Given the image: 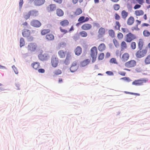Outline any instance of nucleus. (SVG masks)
Here are the masks:
<instances>
[{"label":"nucleus","mask_w":150,"mask_h":150,"mask_svg":"<svg viewBox=\"0 0 150 150\" xmlns=\"http://www.w3.org/2000/svg\"><path fill=\"white\" fill-rule=\"evenodd\" d=\"M148 79L146 78H141L139 79L135 80L132 84L133 85L136 86H142L147 82Z\"/></svg>","instance_id":"obj_1"},{"label":"nucleus","mask_w":150,"mask_h":150,"mask_svg":"<svg viewBox=\"0 0 150 150\" xmlns=\"http://www.w3.org/2000/svg\"><path fill=\"white\" fill-rule=\"evenodd\" d=\"M91 56L92 58V62H94L96 60L97 54V50L96 46L92 47L91 49Z\"/></svg>","instance_id":"obj_2"},{"label":"nucleus","mask_w":150,"mask_h":150,"mask_svg":"<svg viewBox=\"0 0 150 150\" xmlns=\"http://www.w3.org/2000/svg\"><path fill=\"white\" fill-rule=\"evenodd\" d=\"M147 52V49L146 48L143 50L139 49L137 51L135 55L138 58H141L144 56Z\"/></svg>","instance_id":"obj_3"},{"label":"nucleus","mask_w":150,"mask_h":150,"mask_svg":"<svg viewBox=\"0 0 150 150\" xmlns=\"http://www.w3.org/2000/svg\"><path fill=\"white\" fill-rule=\"evenodd\" d=\"M59 59L57 56L53 55L51 58V64L52 66L54 67H56L59 64Z\"/></svg>","instance_id":"obj_4"},{"label":"nucleus","mask_w":150,"mask_h":150,"mask_svg":"<svg viewBox=\"0 0 150 150\" xmlns=\"http://www.w3.org/2000/svg\"><path fill=\"white\" fill-rule=\"evenodd\" d=\"M136 65V61L134 60H131L125 63L124 65L127 68H132L135 66Z\"/></svg>","instance_id":"obj_5"},{"label":"nucleus","mask_w":150,"mask_h":150,"mask_svg":"<svg viewBox=\"0 0 150 150\" xmlns=\"http://www.w3.org/2000/svg\"><path fill=\"white\" fill-rule=\"evenodd\" d=\"M125 38V41L127 42H130L136 38L135 35L131 33H129L127 34L126 35Z\"/></svg>","instance_id":"obj_6"},{"label":"nucleus","mask_w":150,"mask_h":150,"mask_svg":"<svg viewBox=\"0 0 150 150\" xmlns=\"http://www.w3.org/2000/svg\"><path fill=\"white\" fill-rule=\"evenodd\" d=\"M105 29L103 27L100 28L98 31V38L103 37L105 34Z\"/></svg>","instance_id":"obj_7"},{"label":"nucleus","mask_w":150,"mask_h":150,"mask_svg":"<svg viewBox=\"0 0 150 150\" xmlns=\"http://www.w3.org/2000/svg\"><path fill=\"white\" fill-rule=\"evenodd\" d=\"M30 24L31 25L36 28L39 27L41 25V23L39 21L35 20L32 21Z\"/></svg>","instance_id":"obj_8"},{"label":"nucleus","mask_w":150,"mask_h":150,"mask_svg":"<svg viewBox=\"0 0 150 150\" xmlns=\"http://www.w3.org/2000/svg\"><path fill=\"white\" fill-rule=\"evenodd\" d=\"M78 65L77 62H74L72 63L71 66L70 68V70L72 72H74L76 71L78 68Z\"/></svg>","instance_id":"obj_9"},{"label":"nucleus","mask_w":150,"mask_h":150,"mask_svg":"<svg viewBox=\"0 0 150 150\" xmlns=\"http://www.w3.org/2000/svg\"><path fill=\"white\" fill-rule=\"evenodd\" d=\"M38 57L40 60L44 61L47 60L48 58L49 55L47 53H41L39 55Z\"/></svg>","instance_id":"obj_10"},{"label":"nucleus","mask_w":150,"mask_h":150,"mask_svg":"<svg viewBox=\"0 0 150 150\" xmlns=\"http://www.w3.org/2000/svg\"><path fill=\"white\" fill-rule=\"evenodd\" d=\"M27 49L28 50L31 52L34 51L36 49V46L34 43H30L28 46Z\"/></svg>","instance_id":"obj_11"},{"label":"nucleus","mask_w":150,"mask_h":150,"mask_svg":"<svg viewBox=\"0 0 150 150\" xmlns=\"http://www.w3.org/2000/svg\"><path fill=\"white\" fill-rule=\"evenodd\" d=\"M71 53L69 52H67L66 57L64 61V63L66 64H68L69 63V61L71 59Z\"/></svg>","instance_id":"obj_12"},{"label":"nucleus","mask_w":150,"mask_h":150,"mask_svg":"<svg viewBox=\"0 0 150 150\" xmlns=\"http://www.w3.org/2000/svg\"><path fill=\"white\" fill-rule=\"evenodd\" d=\"M129 57V54L127 53H125L122 55L121 59L122 62H125L128 60Z\"/></svg>","instance_id":"obj_13"},{"label":"nucleus","mask_w":150,"mask_h":150,"mask_svg":"<svg viewBox=\"0 0 150 150\" xmlns=\"http://www.w3.org/2000/svg\"><path fill=\"white\" fill-rule=\"evenodd\" d=\"M92 25L89 24L85 23L81 27V29L83 30H88L92 28Z\"/></svg>","instance_id":"obj_14"},{"label":"nucleus","mask_w":150,"mask_h":150,"mask_svg":"<svg viewBox=\"0 0 150 150\" xmlns=\"http://www.w3.org/2000/svg\"><path fill=\"white\" fill-rule=\"evenodd\" d=\"M89 20L88 17H86L85 18V17L84 16H81L79 17L78 20V21L80 23H83L88 21Z\"/></svg>","instance_id":"obj_15"},{"label":"nucleus","mask_w":150,"mask_h":150,"mask_svg":"<svg viewBox=\"0 0 150 150\" xmlns=\"http://www.w3.org/2000/svg\"><path fill=\"white\" fill-rule=\"evenodd\" d=\"M98 50L101 52H103L106 49V46L105 44L103 43L100 44L98 47Z\"/></svg>","instance_id":"obj_16"},{"label":"nucleus","mask_w":150,"mask_h":150,"mask_svg":"<svg viewBox=\"0 0 150 150\" xmlns=\"http://www.w3.org/2000/svg\"><path fill=\"white\" fill-rule=\"evenodd\" d=\"M45 1V0H35L34 4L36 6H40L43 4Z\"/></svg>","instance_id":"obj_17"},{"label":"nucleus","mask_w":150,"mask_h":150,"mask_svg":"<svg viewBox=\"0 0 150 150\" xmlns=\"http://www.w3.org/2000/svg\"><path fill=\"white\" fill-rule=\"evenodd\" d=\"M56 8V5L54 4H51L50 5L47 7V9L49 11H52L55 10Z\"/></svg>","instance_id":"obj_18"},{"label":"nucleus","mask_w":150,"mask_h":150,"mask_svg":"<svg viewBox=\"0 0 150 150\" xmlns=\"http://www.w3.org/2000/svg\"><path fill=\"white\" fill-rule=\"evenodd\" d=\"M32 67L36 70H38L40 67V64L38 62H34L31 64Z\"/></svg>","instance_id":"obj_19"},{"label":"nucleus","mask_w":150,"mask_h":150,"mask_svg":"<svg viewBox=\"0 0 150 150\" xmlns=\"http://www.w3.org/2000/svg\"><path fill=\"white\" fill-rule=\"evenodd\" d=\"M30 31L28 30H25L22 32L23 36L25 38H28L30 36Z\"/></svg>","instance_id":"obj_20"},{"label":"nucleus","mask_w":150,"mask_h":150,"mask_svg":"<svg viewBox=\"0 0 150 150\" xmlns=\"http://www.w3.org/2000/svg\"><path fill=\"white\" fill-rule=\"evenodd\" d=\"M144 13V11L142 10H136L134 11V14L137 16H142Z\"/></svg>","instance_id":"obj_21"},{"label":"nucleus","mask_w":150,"mask_h":150,"mask_svg":"<svg viewBox=\"0 0 150 150\" xmlns=\"http://www.w3.org/2000/svg\"><path fill=\"white\" fill-rule=\"evenodd\" d=\"M76 55L79 56L80 55L82 52V49L81 47L78 46L76 47L74 51Z\"/></svg>","instance_id":"obj_22"},{"label":"nucleus","mask_w":150,"mask_h":150,"mask_svg":"<svg viewBox=\"0 0 150 150\" xmlns=\"http://www.w3.org/2000/svg\"><path fill=\"white\" fill-rule=\"evenodd\" d=\"M134 18L132 16H130L127 19V23L129 25H131L134 23Z\"/></svg>","instance_id":"obj_23"},{"label":"nucleus","mask_w":150,"mask_h":150,"mask_svg":"<svg viewBox=\"0 0 150 150\" xmlns=\"http://www.w3.org/2000/svg\"><path fill=\"white\" fill-rule=\"evenodd\" d=\"M144 45L143 40L142 39H139L138 42V47L139 49H142Z\"/></svg>","instance_id":"obj_24"},{"label":"nucleus","mask_w":150,"mask_h":150,"mask_svg":"<svg viewBox=\"0 0 150 150\" xmlns=\"http://www.w3.org/2000/svg\"><path fill=\"white\" fill-rule=\"evenodd\" d=\"M58 54L60 58H64L65 57L66 52L63 50H60L58 51Z\"/></svg>","instance_id":"obj_25"},{"label":"nucleus","mask_w":150,"mask_h":150,"mask_svg":"<svg viewBox=\"0 0 150 150\" xmlns=\"http://www.w3.org/2000/svg\"><path fill=\"white\" fill-rule=\"evenodd\" d=\"M30 15L34 17H36L38 15V11L35 10L30 11Z\"/></svg>","instance_id":"obj_26"},{"label":"nucleus","mask_w":150,"mask_h":150,"mask_svg":"<svg viewBox=\"0 0 150 150\" xmlns=\"http://www.w3.org/2000/svg\"><path fill=\"white\" fill-rule=\"evenodd\" d=\"M69 23V22L67 20H64L61 21L60 22V24L62 26L65 27L68 25Z\"/></svg>","instance_id":"obj_27"},{"label":"nucleus","mask_w":150,"mask_h":150,"mask_svg":"<svg viewBox=\"0 0 150 150\" xmlns=\"http://www.w3.org/2000/svg\"><path fill=\"white\" fill-rule=\"evenodd\" d=\"M56 12L57 15L59 16H62L64 15V12L60 9H57L56 10Z\"/></svg>","instance_id":"obj_28"},{"label":"nucleus","mask_w":150,"mask_h":150,"mask_svg":"<svg viewBox=\"0 0 150 150\" xmlns=\"http://www.w3.org/2000/svg\"><path fill=\"white\" fill-rule=\"evenodd\" d=\"M45 38L48 40H52L54 39V36L53 35L50 34L46 35Z\"/></svg>","instance_id":"obj_29"},{"label":"nucleus","mask_w":150,"mask_h":150,"mask_svg":"<svg viewBox=\"0 0 150 150\" xmlns=\"http://www.w3.org/2000/svg\"><path fill=\"white\" fill-rule=\"evenodd\" d=\"M90 62V60L88 59L84 60L81 63V66L82 67H85L88 65Z\"/></svg>","instance_id":"obj_30"},{"label":"nucleus","mask_w":150,"mask_h":150,"mask_svg":"<svg viewBox=\"0 0 150 150\" xmlns=\"http://www.w3.org/2000/svg\"><path fill=\"white\" fill-rule=\"evenodd\" d=\"M120 46L122 50H124L125 49H126L127 47V43L124 41H123L122 42Z\"/></svg>","instance_id":"obj_31"},{"label":"nucleus","mask_w":150,"mask_h":150,"mask_svg":"<svg viewBox=\"0 0 150 150\" xmlns=\"http://www.w3.org/2000/svg\"><path fill=\"white\" fill-rule=\"evenodd\" d=\"M82 12V10L80 8H78L74 12V15L76 16L81 14Z\"/></svg>","instance_id":"obj_32"},{"label":"nucleus","mask_w":150,"mask_h":150,"mask_svg":"<svg viewBox=\"0 0 150 150\" xmlns=\"http://www.w3.org/2000/svg\"><path fill=\"white\" fill-rule=\"evenodd\" d=\"M128 13L125 10H123L121 12V16L123 18L125 19L127 16Z\"/></svg>","instance_id":"obj_33"},{"label":"nucleus","mask_w":150,"mask_h":150,"mask_svg":"<svg viewBox=\"0 0 150 150\" xmlns=\"http://www.w3.org/2000/svg\"><path fill=\"white\" fill-rule=\"evenodd\" d=\"M109 35L112 38H114L115 37V33L114 31L112 29L109 30L108 31Z\"/></svg>","instance_id":"obj_34"},{"label":"nucleus","mask_w":150,"mask_h":150,"mask_svg":"<svg viewBox=\"0 0 150 150\" xmlns=\"http://www.w3.org/2000/svg\"><path fill=\"white\" fill-rule=\"evenodd\" d=\"M144 62L146 64H150V54L148 55L145 59Z\"/></svg>","instance_id":"obj_35"},{"label":"nucleus","mask_w":150,"mask_h":150,"mask_svg":"<svg viewBox=\"0 0 150 150\" xmlns=\"http://www.w3.org/2000/svg\"><path fill=\"white\" fill-rule=\"evenodd\" d=\"M121 26V25L120 23L118 21H116L115 22V29L116 30H120V28Z\"/></svg>","instance_id":"obj_36"},{"label":"nucleus","mask_w":150,"mask_h":150,"mask_svg":"<svg viewBox=\"0 0 150 150\" xmlns=\"http://www.w3.org/2000/svg\"><path fill=\"white\" fill-rule=\"evenodd\" d=\"M50 31V30L49 29H44L42 30L41 34L42 35H44L48 33H49Z\"/></svg>","instance_id":"obj_37"},{"label":"nucleus","mask_w":150,"mask_h":150,"mask_svg":"<svg viewBox=\"0 0 150 150\" xmlns=\"http://www.w3.org/2000/svg\"><path fill=\"white\" fill-rule=\"evenodd\" d=\"M62 73L61 70L57 69L55 70L53 72L55 76H57L61 74Z\"/></svg>","instance_id":"obj_38"},{"label":"nucleus","mask_w":150,"mask_h":150,"mask_svg":"<svg viewBox=\"0 0 150 150\" xmlns=\"http://www.w3.org/2000/svg\"><path fill=\"white\" fill-rule=\"evenodd\" d=\"M110 62L112 64H118V63L116 59L115 58H112L110 60Z\"/></svg>","instance_id":"obj_39"},{"label":"nucleus","mask_w":150,"mask_h":150,"mask_svg":"<svg viewBox=\"0 0 150 150\" xmlns=\"http://www.w3.org/2000/svg\"><path fill=\"white\" fill-rule=\"evenodd\" d=\"M20 46L21 47L24 46L25 45V42L24 39L22 38H21L20 40Z\"/></svg>","instance_id":"obj_40"},{"label":"nucleus","mask_w":150,"mask_h":150,"mask_svg":"<svg viewBox=\"0 0 150 150\" xmlns=\"http://www.w3.org/2000/svg\"><path fill=\"white\" fill-rule=\"evenodd\" d=\"M79 34L82 37H85L87 36V33L86 32L84 31L80 32Z\"/></svg>","instance_id":"obj_41"},{"label":"nucleus","mask_w":150,"mask_h":150,"mask_svg":"<svg viewBox=\"0 0 150 150\" xmlns=\"http://www.w3.org/2000/svg\"><path fill=\"white\" fill-rule=\"evenodd\" d=\"M143 35L145 37H148L150 35V32L147 30H145L143 31Z\"/></svg>","instance_id":"obj_42"},{"label":"nucleus","mask_w":150,"mask_h":150,"mask_svg":"<svg viewBox=\"0 0 150 150\" xmlns=\"http://www.w3.org/2000/svg\"><path fill=\"white\" fill-rule=\"evenodd\" d=\"M113 42L116 47H118L119 46V43L118 41L115 39H113Z\"/></svg>","instance_id":"obj_43"},{"label":"nucleus","mask_w":150,"mask_h":150,"mask_svg":"<svg viewBox=\"0 0 150 150\" xmlns=\"http://www.w3.org/2000/svg\"><path fill=\"white\" fill-rule=\"evenodd\" d=\"M31 16L30 11L28 13H26L24 15V17L26 19H28Z\"/></svg>","instance_id":"obj_44"},{"label":"nucleus","mask_w":150,"mask_h":150,"mask_svg":"<svg viewBox=\"0 0 150 150\" xmlns=\"http://www.w3.org/2000/svg\"><path fill=\"white\" fill-rule=\"evenodd\" d=\"M131 48L132 50H134L136 48V43L135 42H131L130 45Z\"/></svg>","instance_id":"obj_45"},{"label":"nucleus","mask_w":150,"mask_h":150,"mask_svg":"<svg viewBox=\"0 0 150 150\" xmlns=\"http://www.w3.org/2000/svg\"><path fill=\"white\" fill-rule=\"evenodd\" d=\"M113 8L115 10H118L120 8V6L119 4H115L113 5Z\"/></svg>","instance_id":"obj_46"},{"label":"nucleus","mask_w":150,"mask_h":150,"mask_svg":"<svg viewBox=\"0 0 150 150\" xmlns=\"http://www.w3.org/2000/svg\"><path fill=\"white\" fill-rule=\"evenodd\" d=\"M121 30L123 33H127L129 32L128 29L127 28H122Z\"/></svg>","instance_id":"obj_47"},{"label":"nucleus","mask_w":150,"mask_h":150,"mask_svg":"<svg viewBox=\"0 0 150 150\" xmlns=\"http://www.w3.org/2000/svg\"><path fill=\"white\" fill-rule=\"evenodd\" d=\"M123 35L121 33H119L117 35V37L120 40L122 39L123 38Z\"/></svg>","instance_id":"obj_48"},{"label":"nucleus","mask_w":150,"mask_h":150,"mask_svg":"<svg viewBox=\"0 0 150 150\" xmlns=\"http://www.w3.org/2000/svg\"><path fill=\"white\" fill-rule=\"evenodd\" d=\"M114 16L116 20H119L120 18V16L117 13L115 14Z\"/></svg>","instance_id":"obj_49"},{"label":"nucleus","mask_w":150,"mask_h":150,"mask_svg":"<svg viewBox=\"0 0 150 150\" xmlns=\"http://www.w3.org/2000/svg\"><path fill=\"white\" fill-rule=\"evenodd\" d=\"M104 54L103 53H101L99 55L98 59L100 60H102L104 58Z\"/></svg>","instance_id":"obj_50"},{"label":"nucleus","mask_w":150,"mask_h":150,"mask_svg":"<svg viewBox=\"0 0 150 150\" xmlns=\"http://www.w3.org/2000/svg\"><path fill=\"white\" fill-rule=\"evenodd\" d=\"M136 1L139 4L142 5L144 3V0H136Z\"/></svg>","instance_id":"obj_51"},{"label":"nucleus","mask_w":150,"mask_h":150,"mask_svg":"<svg viewBox=\"0 0 150 150\" xmlns=\"http://www.w3.org/2000/svg\"><path fill=\"white\" fill-rule=\"evenodd\" d=\"M121 79H123L125 81H126L128 82H129L131 81V80L128 77H124L121 78Z\"/></svg>","instance_id":"obj_52"},{"label":"nucleus","mask_w":150,"mask_h":150,"mask_svg":"<svg viewBox=\"0 0 150 150\" xmlns=\"http://www.w3.org/2000/svg\"><path fill=\"white\" fill-rule=\"evenodd\" d=\"M60 29L61 32L62 33H63L64 34H65L68 32L67 30L63 29L61 27L60 28Z\"/></svg>","instance_id":"obj_53"},{"label":"nucleus","mask_w":150,"mask_h":150,"mask_svg":"<svg viewBox=\"0 0 150 150\" xmlns=\"http://www.w3.org/2000/svg\"><path fill=\"white\" fill-rule=\"evenodd\" d=\"M141 4H136L134 7V9H139L141 7Z\"/></svg>","instance_id":"obj_54"},{"label":"nucleus","mask_w":150,"mask_h":150,"mask_svg":"<svg viewBox=\"0 0 150 150\" xmlns=\"http://www.w3.org/2000/svg\"><path fill=\"white\" fill-rule=\"evenodd\" d=\"M38 72L40 73H43L45 72V70L43 69H38Z\"/></svg>","instance_id":"obj_55"},{"label":"nucleus","mask_w":150,"mask_h":150,"mask_svg":"<svg viewBox=\"0 0 150 150\" xmlns=\"http://www.w3.org/2000/svg\"><path fill=\"white\" fill-rule=\"evenodd\" d=\"M23 3V0H20V1L19 2V6L21 8V7H22Z\"/></svg>","instance_id":"obj_56"},{"label":"nucleus","mask_w":150,"mask_h":150,"mask_svg":"<svg viewBox=\"0 0 150 150\" xmlns=\"http://www.w3.org/2000/svg\"><path fill=\"white\" fill-rule=\"evenodd\" d=\"M53 0L55 2H56L58 4H61L62 2V0Z\"/></svg>","instance_id":"obj_57"},{"label":"nucleus","mask_w":150,"mask_h":150,"mask_svg":"<svg viewBox=\"0 0 150 150\" xmlns=\"http://www.w3.org/2000/svg\"><path fill=\"white\" fill-rule=\"evenodd\" d=\"M106 74L110 76H112L113 75V73L111 71H107L106 72Z\"/></svg>","instance_id":"obj_58"},{"label":"nucleus","mask_w":150,"mask_h":150,"mask_svg":"<svg viewBox=\"0 0 150 150\" xmlns=\"http://www.w3.org/2000/svg\"><path fill=\"white\" fill-rule=\"evenodd\" d=\"M118 73L121 75L125 76L126 73L124 71H120L118 72Z\"/></svg>","instance_id":"obj_59"},{"label":"nucleus","mask_w":150,"mask_h":150,"mask_svg":"<svg viewBox=\"0 0 150 150\" xmlns=\"http://www.w3.org/2000/svg\"><path fill=\"white\" fill-rule=\"evenodd\" d=\"M132 30L133 31L134 30H139V29L138 28V26L136 25V26L135 27H132Z\"/></svg>","instance_id":"obj_60"},{"label":"nucleus","mask_w":150,"mask_h":150,"mask_svg":"<svg viewBox=\"0 0 150 150\" xmlns=\"http://www.w3.org/2000/svg\"><path fill=\"white\" fill-rule=\"evenodd\" d=\"M149 26V24L146 23H143V24H142V25H141V26L142 27H144L145 26L147 27Z\"/></svg>","instance_id":"obj_61"},{"label":"nucleus","mask_w":150,"mask_h":150,"mask_svg":"<svg viewBox=\"0 0 150 150\" xmlns=\"http://www.w3.org/2000/svg\"><path fill=\"white\" fill-rule=\"evenodd\" d=\"M12 68L14 71V72L16 74H18V71L16 69V67L14 66L13 67V66L12 67Z\"/></svg>","instance_id":"obj_62"},{"label":"nucleus","mask_w":150,"mask_h":150,"mask_svg":"<svg viewBox=\"0 0 150 150\" xmlns=\"http://www.w3.org/2000/svg\"><path fill=\"white\" fill-rule=\"evenodd\" d=\"M136 22H137V25L138 26V25L140 24L141 23V21L138 20L136 21Z\"/></svg>","instance_id":"obj_63"},{"label":"nucleus","mask_w":150,"mask_h":150,"mask_svg":"<svg viewBox=\"0 0 150 150\" xmlns=\"http://www.w3.org/2000/svg\"><path fill=\"white\" fill-rule=\"evenodd\" d=\"M63 82V79L62 78H60L59 79L58 83H61Z\"/></svg>","instance_id":"obj_64"}]
</instances>
